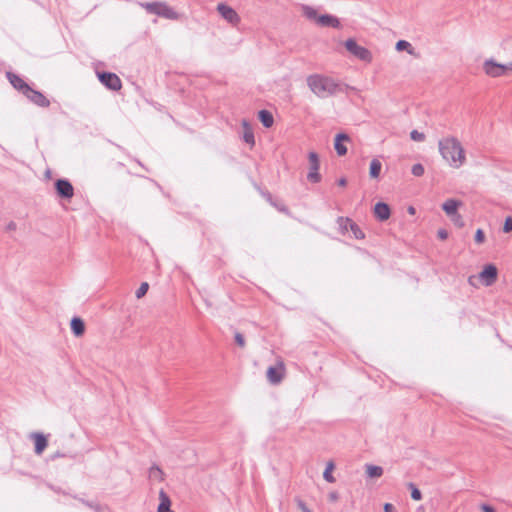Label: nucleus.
Returning <instances> with one entry per match:
<instances>
[{
	"label": "nucleus",
	"mask_w": 512,
	"mask_h": 512,
	"mask_svg": "<svg viewBox=\"0 0 512 512\" xmlns=\"http://www.w3.org/2000/svg\"><path fill=\"white\" fill-rule=\"evenodd\" d=\"M307 85L319 98H328L350 88L348 85L337 82L333 78L321 74H312L308 76Z\"/></svg>",
	"instance_id": "nucleus-1"
},
{
	"label": "nucleus",
	"mask_w": 512,
	"mask_h": 512,
	"mask_svg": "<svg viewBox=\"0 0 512 512\" xmlns=\"http://www.w3.org/2000/svg\"><path fill=\"white\" fill-rule=\"evenodd\" d=\"M439 152L443 159L453 168H460L465 162V151L455 137H446L438 142Z\"/></svg>",
	"instance_id": "nucleus-2"
},
{
	"label": "nucleus",
	"mask_w": 512,
	"mask_h": 512,
	"mask_svg": "<svg viewBox=\"0 0 512 512\" xmlns=\"http://www.w3.org/2000/svg\"><path fill=\"white\" fill-rule=\"evenodd\" d=\"M483 69L485 73L491 77H500L512 72V62L500 64L495 62L493 59H489L484 62Z\"/></svg>",
	"instance_id": "nucleus-3"
},
{
	"label": "nucleus",
	"mask_w": 512,
	"mask_h": 512,
	"mask_svg": "<svg viewBox=\"0 0 512 512\" xmlns=\"http://www.w3.org/2000/svg\"><path fill=\"white\" fill-rule=\"evenodd\" d=\"M345 48L356 58L359 60H362L364 62H371L372 60V54L371 52L363 47L357 44V42L350 38L345 41Z\"/></svg>",
	"instance_id": "nucleus-4"
},
{
	"label": "nucleus",
	"mask_w": 512,
	"mask_h": 512,
	"mask_svg": "<svg viewBox=\"0 0 512 512\" xmlns=\"http://www.w3.org/2000/svg\"><path fill=\"white\" fill-rule=\"evenodd\" d=\"M309 160V172L307 174V180L310 183H319L322 179L321 174L319 173L320 168V160L319 156L316 152L308 153Z\"/></svg>",
	"instance_id": "nucleus-5"
},
{
	"label": "nucleus",
	"mask_w": 512,
	"mask_h": 512,
	"mask_svg": "<svg viewBox=\"0 0 512 512\" xmlns=\"http://www.w3.org/2000/svg\"><path fill=\"white\" fill-rule=\"evenodd\" d=\"M99 81L108 89L112 91H118L122 87L121 79L112 72H100L98 73Z\"/></svg>",
	"instance_id": "nucleus-6"
},
{
	"label": "nucleus",
	"mask_w": 512,
	"mask_h": 512,
	"mask_svg": "<svg viewBox=\"0 0 512 512\" xmlns=\"http://www.w3.org/2000/svg\"><path fill=\"white\" fill-rule=\"evenodd\" d=\"M54 186L60 198L70 200L74 196V187L68 179H57Z\"/></svg>",
	"instance_id": "nucleus-7"
},
{
	"label": "nucleus",
	"mask_w": 512,
	"mask_h": 512,
	"mask_svg": "<svg viewBox=\"0 0 512 512\" xmlns=\"http://www.w3.org/2000/svg\"><path fill=\"white\" fill-rule=\"evenodd\" d=\"M498 276V269L494 264H487L479 273V280L485 286H491L495 283Z\"/></svg>",
	"instance_id": "nucleus-8"
},
{
	"label": "nucleus",
	"mask_w": 512,
	"mask_h": 512,
	"mask_svg": "<svg viewBox=\"0 0 512 512\" xmlns=\"http://www.w3.org/2000/svg\"><path fill=\"white\" fill-rule=\"evenodd\" d=\"M217 11L230 24L236 25L240 21V17L237 12L232 7L224 3L218 4Z\"/></svg>",
	"instance_id": "nucleus-9"
},
{
	"label": "nucleus",
	"mask_w": 512,
	"mask_h": 512,
	"mask_svg": "<svg viewBox=\"0 0 512 512\" xmlns=\"http://www.w3.org/2000/svg\"><path fill=\"white\" fill-rule=\"evenodd\" d=\"M25 96L35 105L46 108L50 105V101L40 92L30 88Z\"/></svg>",
	"instance_id": "nucleus-10"
},
{
	"label": "nucleus",
	"mask_w": 512,
	"mask_h": 512,
	"mask_svg": "<svg viewBox=\"0 0 512 512\" xmlns=\"http://www.w3.org/2000/svg\"><path fill=\"white\" fill-rule=\"evenodd\" d=\"M31 438L34 441L35 454L41 455L48 446L47 437L41 432H34L31 434Z\"/></svg>",
	"instance_id": "nucleus-11"
},
{
	"label": "nucleus",
	"mask_w": 512,
	"mask_h": 512,
	"mask_svg": "<svg viewBox=\"0 0 512 512\" xmlns=\"http://www.w3.org/2000/svg\"><path fill=\"white\" fill-rule=\"evenodd\" d=\"M7 78L11 85L18 91L22 92L23 95L27 94L31 88L20 76L12 72H7Z\"/></svg>",
	"instance_id": "nucleus-12"
},
{
	"label": "nucleus",
	"mask_w": 512,
	"mask_h": 512,
	"mask_svg": "<svg viewBox=\"0 0 512 512\" xmlns=\"http://www.w3.org/2000/svg\"><path fill=\"white\" fill-rule=\"evenodd\" d=\"M284 364L279 363L275 366H270L267 369V378L272 383H278L282 380L284 374Z\"/></svg>",
	"instance_id": "nucleus-13"
},
{
	"label": "nucleus",
	"mask_w": 512,
	"mask_h": 512,
	"mask_svg": "<svg viewBox=\"0 0 512 512\" xmlns=\"http://www.w3.org/2000/svg\"><path fill=\"white\" fill-rule=\"evenodd\" d=\"M317 24L321 27H332L335 29L341 28V23L339 19L331 14L320 15L319 18L317 19Z\"/></svg>",
	"instance_id": "nucleus-14"
},
{
	"label": "nucleus",
	"mask_w": 512,
	"mask_h": 512,
	"mask_svg": "<svg viewBox=\"0 0 512 512\" xmlns=\"http://www.w3.org/2000/svg\"><path fill=\"white\" fill-rule=\"evenodd\" d=\"M374 215L381 222L388 220L391 215L389 205L385 202H377L374 206Z\"/></svg>",
	"instance_id": "nucleus-15"
},
{
	"label": "nucleus",
	"mask_w": 512,
	"mask_h": 512,
	"mask_svg": "<svg viewBox=\"0 0 512 512\" xmlns=\"http://www.w3.org/2000/svg\"><path fill=\"white\" fill-rule=\"evenodd\" d=\"M159 501L157 512H171V499L163 489L159 492Z\"/></svg>",
	"instance_id": "nucleus-16"
},
{
	"label": "nucleus",
	"mask_w": 512,
	"mask_h": 512,
	"mask_svg": "<svg viewBox=\"0 0 512 512\" xmlns=\"http://www.w3.org/2000/svg\"><path fill=\"white\" fill-rule=\"evenodd\" d=\"M349 136L344 133H339L335 137L334 148L339 156H343L347 153V147L343 144V141H348Z\"/></svg>",
	"instance_id": "nucleus-17"
},
{
	"label": "nucleus",
	"mask_w": 512,
	"mask_h": 512,
	"mask_svg": "<svg viewBox=\"0 0 512 512\" xmlns=\"http://www.w3.org/2000/svg\"><path fill=\"white\" fill-rule=\"evenodd\" d=\"M461 205V202L455 199H448L442 204V209L449 216H454L458 212V208Z\"/></svg>",
	"instance_id": "nucleus-18"
},
{
	"label": "nucleus",
	"mask_w": 512,
	"mask_h": 512,
	"mask_svg": "<svg viewBox=\"0 0 512 512\" xmlns=\"http://www.w3.org/2000/svg\"><path fill=\"white\" fill-rule=\"evenodd\" d=\"M338 222H340V223L346 222L347 224H349V229L353 233V235L356 239H363L365 237V234L361 230V228L355 222H353L351 219L339 217Z\"/></svg>",
	"instance_id": "nucleus-19"
},
{
	"label": "nucleus",
	"mask_w": 512,
	"mask_h": 512,
	"mask_svg": "<svg viewBox=\"0 0 512 512\" xmlns=\"http://www.w3.org/2000/svg\"><path fill=\"white\" fill-rule=\"evenodd\" d=\"M71 331L76 337L82 336L85 332L84 321L79 317H73L70 323Z\"/></svg>",
	"instance_id": "nucleus-20"
},
{
	"label": "nucleus",
	"mask_w": 512,
	"mask_h": 512,
	"mask_svg": "<svg viewBox=\"0 0 512 512\" xmlns=\"http://www.w3.org/2000/svg\"><path fill=\"white\" fill-rule=\"evenodd\" d=\"M258 118L265 128H270L274 123L272 113L265 109L259 111Z\"/></svg>",
	"instance_id": "nucleus-21"
},
{
	"label": "nucleus",
	"mask_w": 512,
	"mask_h": 512,
	"mask_svg": "<svg viewBox=\"0 0 512 512\" xmlns=\"http://www.w3.org/2000/svg\"><path fill=\"white\" fill-rule=\"evenodd\" d=\"M79 501L95 512H110V508L107 505H101L100 503L85 500L82 498H79Z\"/></svg>",
	"instance_id": "nucleus-22"
},
{
	"label": "nucleus",
	"mask_w": 512,
	"mask_h": 512,
	"mask_svg": "<svg viewBox=\"0 0 512 512\" xmlns=\"http://www.w3.org/2000/svg\"><path fill=\"white\" fill-rule=\"evenodd\" d=\"M365 468L367 476L372 479L381 477L384 472L383 468L378 465L366 464Z\"/></svg>",
	"instance_id": "nucleus-23"
},
{
	"label": "nucleus",
	"mask_w": 512,
	"mask_h": 512,
	"mask_svg": "<svg viewBox=\"0 0 512 512\" xmlns=\"http://www.w3.org/2000/svg\"><path fill=\"white\" fill-rule=\"evenodd\" d=\"M302 12L307 19L314 21L317 24V19L320 15H318V12L315 8L308 5H303Z\"/></svg>",
	"instance_id": "nucleus-24"
},
{
	"label": "nucleus",
	"mask_w": 512,
	"mask_h": 512,
	"mask_svg": "<svg viewBox=\"0 0 512 512\" xmlns=\"http://www.w3.org/2000/svg\"><path fill=\"white\" fill-rule=\"evenodd\" d=\"M158 16H161V17H164L167 19H176L177 13L173 8H171L168 5H166L165 3H163L160 11L158 13Z\"/></svg>",
	"instance_id": "nucleus-25"
},
{
	"label": "nucleus",
	"mask_w": 512,
	"mask_h": 512,
	"mask_svg": "<svg viewBox=\"0 0 512 512\" xmlns=\"http://www.w3.org/2000/svg\"><path fill=\"white\" fill-rule=\"evenodd\" d=\"M382 164L378 159H373L370 163L369 175L371 178H377L380 175Z\"/></svg>",
	"instance_id": "nucleus-26"
},
{
	"label": "nucleus",
	"mask_w": 512,
	"mask_h": 512,
	"mask_svg": "<svg viewBox=\"0 0 512 512\" xmlns=\"http://www.w3.org/2000/svg\"><path fill=\"white\" fill-rule=\"evenodd\" d=\"M335 468V465L332 461L328 462L326 465V468L323 472V478L328 483H334L336 481L335 477L333 476L332 472Z\"/></svg>",
	"instance_id": "nucleus-27"
},
{
	"label": "nucleus",
	"mask_w": 512,
	"mask_h": 512,
	"mask_svg": "<svg viewBox=\"0 0 512 512\" xmlns=\"http://www.w3.org/2000/svg\"><path fill=\"white\" fill-rule=\"evenodd\" d=\"M162 4L163 3H161V2H148V3L142 4V6L147 10V12H149L151 14L158 15Z\"/></svg>",
	"instance_id": "nucleus-28"
},
{
	"label": "nucleus",
	"mask_w": 512,
	"mask_h": 512,
	"mask_svg": "<svg viewBox=\"0 0 512 512\" xmlns=\"http://www.w3.org/2000/svg\"><path fill=\"white\" fill-rule=\"evenodd\" d=\"M408 489L411 492V498L415 501H420L422 499V493L419 488L413 483L409 482L407 484Z\"/></svg>",
	"instance_id": "nucleus-29"
},
{
	"label": "nucleus",
	"mask_w": 512,
	"mask_h": 512,
	"mask_svg": "<svg viewBox=\"0 0 512 512\" xmlns=\"http://www.w3.org/2000/svg\"><path fill=\"white\" fill-rule=\"evenodd\" d=\"M396 50L397 51H404L406 50L408 53L412 54V45L406 41V40H399L397 43H396Z\"/></svg>",
	"instance_id": "nucleus-30"
},
{
	"label": "nucleus",
	"mask_w": 512,
	"mask_h": 512,
	"mask_svg": "<svg viewBox=\"0 0 512 512\" xmlns=\"http://www.w3.org/2000/svg\"><path fill=\"white\" fill-rule=\"evenodd\" d=\"M149 284L147 282L141 283L140 287L136 290V298L140 299L142 298L148 291Z\"/></svg>",
	"instance_id": "nucleus-31"
},
{
	"label": "nucleus",
	"mask_w": 512,
	"mask_h": 512,
	"mask_svg": "<svg viewBox=\"0 0 512 512\" xmlns=\"http://www.w3.org/2000/svg\"><path fill=\"white\" fill-rule=\"evenodd\" d=\"M243 140H244L247 144L254 145V143H255V138H254V134H253V132H252L250 129H246V130L244 131V134H243Z\"/></svg>",
	"instance_id": "nucleus-32"
},
{
	"label": "nucleus",
	"mask_w": 512,
	"mask_h": 512,
	"mask_svg": "<svg viewBox=\"0 0 512 512\" xmlns=\"http://www.w3.org/2000/svg\"><path fill=\"white\" fill-rule=\"evenodd\" d=\"M424 167L422 164L417 163L412 166L411 172L414 176L420 177L424 174Z\"/></svg>",
	"instance_id": "nucleus-33"
},
{
	"label": "nucleus",
	"mask_w": 512,
	"mask_h": 512,
	"mask_svg": "<svg viewBox=\"0 0 512 512\" xmlns=\"http://www.w3.org/2000/svg\"><path fill=\"white\" fill-rule=\"evenodd\" d=\"M410 138L414 141L421 142L425 139V135L422 132H419L417 130H412L410 133Z\"/></svg>",
	"instance_id": "nucleus-34"
},
{
	"label": "nucleus",
	"mask_w": 512,
	"mask_h": 512,
	"mask_svg": "<svg viewBox=\"0 0 512 512\" xmlns=\"http://www.w3.org/2000/svg\"><path fill=\"white\" fill-rule=\"evenodd\" d=\"M512 231V217L511 216H508L505 221H504V225H503V232L505 233H509Z\"/></svg>",
	"instance_id": "nucleus-35"
},
{
	"label": "nucleus",
	"mask_w": 512,
	"mask_h": 512,
	"mask_svg": "<svg viewBox=\"0 0 512 512\" xmlns=\"http://www.w3.org/2000/svg\"><path fill=\"white\" fill-rule=\"evenodd\" d=\"M450 218H451V220L453 221V223L456 226H458V227H463L464 226L463 218H462V216L459 213H457L454 216H451Z\"/></svg>",
	"instance_id": "nucleus-36"
},
{
	"label": "nucleus",
	"mask_w": 512,
	"mask_h": 512,
	"mask_svg": "<svg viewBox=\"0 0 512 512\" xmlns=\"http://www.w3.org/2000/svg\"><path fill=\"white\" fill-rule=\"evenodd\" d=\"M475 242L478 243V244H481L484 242L485 240V234L483 232L482 229H477L476 233H475Z\"/></svg>",
	"instance_id": "nucleus-37"
},
{
	"label": "nucleus",
	"mask_w": 512,
	"mask_h": 512,
	"mask_svg": "<svg viewBox=\"0 0 512 512\" xmlns=\"http://www.w3.org/2000/svg\"><path fill=\"white\" fill-rule=\"evenodd\" d=\"M234 339L236 344L239 345L240 347L243 348L245 346V338L240 332L235 333Z\"/></svg>",
	"instance_id": "nucleus-38"
},
{
	"label": "nucleus",
	"mask_w": 512,
	"mask_h": 512,
	"mask_svg": "<svg viewBox=\"0 0 512 512\" xmlns=\"http://www.w3.org/2000/svg\"><path fill=\"white\" fill-rule=\"evenodd\" d=\"M437 236L441 240H446L448 238V232L445 229H439L437 232Z\"/></svg>",
	"instance_id": "nucleus-39"
},
{
	"label": "nucleus",
	"mask_w": 512,
	"mask_h": 512,
	"mask_svg": "<svg viewBox=\"0 0 512 512\" xmlns=\"http://www.w3.org/2000/svg\"><path fill=\"white\" fill-rule=\"evenodd\" d=\"M339 499V494L336 491H332L328 494L329 502H336Z\"/></svg>",
	"instance_id": "nucleus-40"
},
{
	"label": "nucleus",
	"mask_w": 512,
	"mask_h": 512,
	"mask_svg": "<svg viewBox=\"0 0 512 512\" xmlns=\"http://www.w3.org/2000/svg\"><path fill=\"white\" fill-rule=\"evenodd\" d=\"M481 510L483 512H496L493 506L486 503L481 505Z\"/></svg>",
	"instance_id": "nucleus-41"
},
{
	"label": "nucleus",
	"mask_w": 512,
	"mask_h": 512,
	"mask_svg": "<svg viewBox=\"0 0 512 512\" xmlns=\"http://www.w3.org/2000/svg\"><path fill=\"white\" fill-rule=\"evenodd\" d=\"M298 507L301 509L302 512H312L311 509H309L302 500L298 501Z\"/></svg>",
	"instance_id": "nucleus-42"
},
{
	"label": "nucleus",
	"mask_w": 512,
	"mask_h": 512,
	"mask_svg": "<svg viewBox=\"0 0 512 512\" xmlns=\"http://www.w3.org/2000/svg\"><path fill=\"white\" fill-rule=\"evenodd\" d=\"M384 512H393L395 510V507L392 503H385L383 505Z\"/></svg>",
	"instance_id": "nucleus-43"
},
{
	"label": "nucleus",
	"mask_w": 512,
	"mask_h": 512,
	"mask_svg": "<svg viewBox=\"0 0 512 512\" xmlns=\"http://www.w3.org/2000/svg\"><path fill=\"white\" fill-rule=\"evenodd\" d=\"M7 230L9 231H12V230H15L16 229V223L11 221L8 223L7 227H6Z\"/></svg>",
	"instance_id": "nucleus-44"
},
{
	"label": "nucleus",
	"mask_w": 512,
	"mask_h": 512,
	"mask_svg": "<svg viewBox=\"0 0 512 512\" xmlns=\"http://www.w3.org/2000/svg\"><path fill=\"white\" fill-rule=\"evenodd\" d=\"M337 184H338L339 186H342V187L346 186V184H347V180H346V178H344V177L340 178V179L337 181Z\"/></svg>",
	"instance_id": "nucleus-45"
},
{
	"label": "nucleus",
	"mask_w": 512,
	"mask_h": 512,
	"mask_svg": "<svg viewBox=\"0 0 512 512\" xmlns=\"http://www.w3.org/2000/svg\"><path fill=\"white\" fill-rule=\"evenodd\" d=\"M154 471L158 472L159 474L163 473L162 470L158 466H152L151 467L150 473L153 474Z\"/></svg>",
	"instance_id": "nucleus-46"
},
{
	"label": "nucleus",
	"mask_w": 512,
	"mask_h": 512,
	"mask_svg": "<svg viewBox=\"0 0 512 512\" xmlns=\"http://www.w3.org/2000/svg\"><path fill=\"white\" fill-rule=\"evenodd\" d=\"M338 223H339V225H340L343 229H345V230H347V229H348V227H349V224H347L346 222H342V223L338 222Z\"/></svg>",
	"instance_id": "nucleus-47"
},
{
	"label": "nucleus",
	"mask_w": 512,
	"mask_h": 512,
	"mask_svg": "<svg viewBox=\"0 0 512 512\" xmlns=\"http://www.w3.org/2000/svg\"><path fill=\"white\" fill-rule=\"evenodd\" d=\"M61 456H63V455L60 454L59 452H56L55 454L51 455V459L54 460V459H56L58 457H61Z\"/></svg>",
	"instance_id": "nucleus-48"
},
{
	"label": "nucleus",
	"mask_w": 512,
	"mask_h": 512,
	"mask_svg": "<svg viewBox=\"0 0 512 512\" xmlns=\"http://www.w3.org/2000/svg\"><path fill=\"white\" fill-rule=\"evenodd\" d=\"M408 213H409V214H412V215H413V214H415V208H414L413 206H410V207L408 208Z\"/></svg>",
	"instance_id": "nucleus-49"
},
{
	"label": "nucleus",
	"mask_w": 512,
	"mask_h": 512,
	"mask_svg": "<svg viewBox=\"0 0 512 512\" xmlns=\"http://www.w3.org/2000/svg\"><path fill=\"white\" fill-rule=\"evenodd\" d=\"M416 512H425V509L423 506H420L417 508Z\"/></svg>",
	"instance_id": "nucleus-50"
},
{
	"label": "nucleus",
	"mask_w": 512,
	"mask_h": 512,
	"mask_svg": "<svg viewBox=\"0 0 512 512\" xmlns=\"http://www.w3.org/2000/svg\"><path fill=\"white\" fill-rule=\"evenodd\" d=\"M473 279H474V277H473V276H470V277H469V279H468V281H469V283H470L471 285H473Z\"/></svg>",
	"instance_id": "nucleus-51"
}]
</instances>
